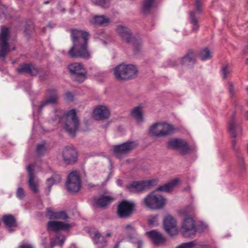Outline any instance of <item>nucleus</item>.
<instances>
[{"label": "nucleus", "instance_id": "33", "mask_svg": "<svg viewBox=\"0 0 248 248\" xmlns=\"http://www.w3.org/2000/svg\"><path fill=\"white\" fill-rule=\"evenodd\" d=\"M127 64L124 63L117 65L114 69V75L115 78H122V76H126Z\"/></svg>", "mask_w": 248, "mask_h": 248}, {"label": "nucleus", "instance_id": "55", "mask_svg": "<svg viewBox=\"0 0 248 248\" xmlns=\"http://www.w3.org/2000/svg\"><path fill=\"white\" fill-rule=\"evenodd\" d=\"M246 119L248 120V111H247L246 113Z\"/></svg>", "mask_w": 248, "mask_h": 248}, {"label": "nucleus", "instance_id": "23", "mask_svg": "<svg viewBox=\"0 0 248 248\" xmlns=\"http://www.w3.org/2000/svg\"><path fill=\"white\" fill-rule=\"evenodd\" d=\"M48 95L46 98L43 101L39 106V109H41L44 106L47 104H53L57 102L58 99V96L57 91L55 90H49L47 91Z\"/></svg>", "mask_w": 248, "mask_h": 248}, {"label": "nucleus", "instance_id": "40", "mask_svg": "<svg viewBox=\"0 0 248 248\" xmlns=\"http://www.w3.org/2000/svg\"><path fill=\"white\" fill-rule=\"evenodd\" d=\"M199 245L197 240L192 241L189 242L184 243L177 246L176 248H197Z\"/></svg>", "mask_w": 248, "mask_h": 248}, {"label": "nucleus", "instance_id": "12", "mask_svg": "<svg viewBox=\"0 0 248 248\" xmlns=\"http://www.w3.org/2000/svg\"><path fill=\"white\" fill-rule=\"evenodd\" d=\"M181 65L184 67L192 68L196 62V54L194 50L189 49L186 54L181 57L179 60Z\"/></svg>", "mask_w": 248, "mask_h": 248}, {"label": "nucleus", "instance_id": "29", "mask_svg": "<svg viewBox=\"0 0 248 248\" xmlns=\"http://www.w3.org/2000/svg\"><path fill=\"white\" fill-rule=\"evenodd\" d=\"M160 132L158 133L159 136L166 137L173 133L174 127L172 125L165 123H160Z\"/></svg>", "mask_w": 248, "mask_h": 248}, {"label": "nucleus", "instance_id": "3", "mask_svg": "<svg viewBox=\"0 0 248 248\" xmlns=\"http://www.w3.org/2000/svg\"><path fill=\"white\" fill-rule=\"evenodd\" d=\"M116 31L123 41L133 45L134 50L136 52H138L140 51L142 46L141 41L140 39L135 37L127 27L119 25L117 27Z\"/></svg>", "mask_w": 248, "mask_h": 248}, {"label": "nucleus", "instance_id": "16", "mask_svg": "<svg viewBox=\"0 0 248 248\" xmlns=\"http://www.w3.org/2000/svg\"><path fill=\"white\" fill-rule=\"evenodd\" d=\"M62 157L66 164H73L77 160V152L73 147L67 146L63 151Z\"/></svg>", "mask_w": 248, "mask_h": 248}, {"label": "nucleus", "instance_id": "9", "mask_svg": "<svg viewBox=\"0 0 248 248\" xmlns=\"http://www.w3.org/2000/svg\"><path fill=\"white\" fill-rule=\"evenodd\" d=\"M9 31L6 27H2L0 32V58H5L10 51L8 40Z\"/></svg>", "mask_w": 248, "mask_h": 248}, {"label": "nucleus", "instance_id": "39", "mask_svg": "<svg viewBox=\"0 0 248 248\" xmlns=\"http://www.w3.org/2000/svg\"><path fill=\"white\" fill-rule=\"evenodd\" d=\"M200 57L202 60L205 61L211 59L212 54L208 48L205 47L201 51Z\"/></svg>", "mask_w": 248, "mask_h": 248}, {"label": "nucleus", "instance_id": "45", "mask_svg": "<svg viewBox=\"0 0 248 248\" xmlns=\"http://www.w3.org/2000/svg\"><path fill=\"white\" fill-rule=\"evenodd\" d=\"M16 196L17 198L20 200H22L25 196V191L22 187H18L16 192Z\"/></svg>", "mask_w": 248, "mask_h": 248}, {"label": "nucleus", "instance_id": "36", "mask_svg": "<svg viewBox=\"0 0 248 248\" xmlns=\"http://www.w3.org/2000/svg\"><path fill=\"white\" fill-rule=\"evenodd\" d=\"M160 123H156L150 126L149 132V133L153 136L156 137H161V136H159L158 134L160 132Z\"/></svg>", "mask_w": 248, "mask_h": 248}, {"label": "nucleus", "instance_id": "59", "mask_svg": "<svg viewBox=\"0 0 248 248\" xmlns=\"http://www.w3.org/2000/svg\"><path fill=\"white\" fill-rule=\"evenodd\" d=\"M48 3H49V1H45V2H44V4H48Z\"/></svg>", "mask_w": 248, "mask_h": 248}, {"label": "nucleus", "instance_id": "10", "mask_svg": "<svg viewBox=\"0 0 248 248\" xmlns=\"http://www.w3.org/2000/svg\"><path fill=\"white\" fill-rule=\"evenodd\" d=\"M155 181L147 180L140 181H134L126 186L127 190L132 193H137L143 191L151 187Z\"/></svg>", "mask_w": 248, "mask_h": 248}, {"label": "nucleus", "instance_id": "8", "mask_svg": "<svg viewBox=\"0 0 248 248\" xmlns=\"http://www.w3.org/2000/svg\"><path fill=\"white\" fill-rule=\"evenodd\" d=\"M135 204L128 201L123 200L118 205L117 214L120 218H127L134 213Z\"/></svg>", "mask_w": 248, "mask_h": 248}, {"label": "nucleus", "instance_id": "53", "mask_svg": "<svg viewBox=\"0 0 248 248\" xmlns=\"http://www.w3.org/2000/svg\"><path fill=\"white\" fill-rule=\"evenodd\" d=\"M248 49V44L246 46L245 48L243 49L242 52L244 55L247 54V50Z\"/></svg>", "mask_w": 248, "mask_h": 248}, {"label": "nucleus", "instance_id": "49", "mask_svg": "<svg viewBox=\"0 0 248 248\" xmlns=\"http://www.w3.org/2000/svg\"><path fill=\"white\" fill-rule=\"evenodd\" d=\"M31 31V28H29V26L28 25H26L25 28L24 33L26 35H29L30 34Z\"/></svg>", "mask_w": 248, "mask_h": 248}, {"label": "nucleus", "instance_id": "62", "mask_svg": "<svg viewBox=\"0 0 248 248\" xmlns=\"http://www.w3.org/2000/svg\"><path fill=\"white\" fill-rule=\"evenodd\" d=\"M13 231H14V230H13V229H10V232H12Z\"/></svg>", "mask_w": 248, "mask_h": 248}, {"label": "nucleus", "instance_id": "46", "mask_svg": "<svg viewBox=\"0 0 248 248\" xmlns=\"http://www.w3.org/2000/svg\"><path fill=\"white\" fill-rule=\"evenodd\" d=\"M179 62L176 60L170 59L167 61V66L170 67H175L178 65Z\"/></svg>", "mask_w": 248, "mask_h": 248}, {"label": "nucleus", "instance_id": "56", "mask_svg": "<svg viewBox=\"0 0 248 248\" xmlns=\"http://www.w3.org/2000/svg\"><path fill=\"white\" fill-rule=\"evenodd\" d=\"M47 26H48V27H49V28H53V26H52L50 23H48V24Z\"/></svg>", "mask_w": 248, "mask_h": 248}, {"label": "nucleus", "instance_id": "31", "mask_svg": "<svg viewBox=\"0 0 248 248\" xmlns=\"http://www.w3.org/2000/svg\"><path fill=\"white\" fill-rule=\"evenodd\" d=\"M2 221L8 228L17 226V223L15 217L11 214L4 215L2 217Z\"/></svg>", "mask_w": 248, "mask_h": 248}, {"label": "nucleus", "instance_id": "18", "mask_svg": "<svg viewBox=\"0 0 248 248\" xmlns=\"http://www.w3.org/2000/svg\"><path fill=\"white\" fill-rule=\"evenodd\" d=\"M125 232L127 235L128 238L130 240L132 241L133 243H136V241H133L134 236L137 237V243L138 244V248H142V241L140 238H139L138 235L137 234V229L135 225L133 223L128 224L125 226Z\"/></svg>", "mask_w": 248, "mask_h": 248}, {"label": "nucleus", "instance_id": "13", "mask_svg": "<svg viewBox=\"0 0 248 248\" xmlns=\"http://www.w3.org/2000/svg\"><path fill=\"white\" fill-rule=\"evenodd\" d=\"M27 170L29 178L27 182L32 192L38 193L39 192V181L35 178V174L31 165H30L27 167Z\"/></svg>", "mask_w": 248, "mask_h": 248}, {"label": "nucleus", "instance_id": "51", "mask_svg": "<svg viewBox=\"0 0 248 248\" xmlns=\"http://www.w3.org/2000/svg\"><path fill=\"white\" fill-rule=\"evenodd\" d=\"M116 183L117 184L120 186H122V185H123V181L121 179H118L117 181H116Z\"/></svg>", "mask_w": 248, "mask_h": 248}, {"label": "nucleus", "instance_id": "21", "mask_svg": "<svg viewBox=\"0 0 248 248\" xmlns=\"http://www.w3.org/2000/svg\"><path fill=\"white\" fill-rule=\"evenodd\" d=\"M71 225L62 222L49 221L47 224L48 231L57 232L60 230H67L71 227Z\"/></svg>", "mask_w": 248, "mask_h": 248}, {"label": "nucleus", "instance_id": "63", "mask_svg": "<svg viewBox=\"0 0 248 248\" xmlns=\"http://www.w3.org/2000/svg\"><path fill=\"white\" fill-rule=\"evenodd\" d=\"M89 186H91V187H92V186H94L93 185H91V184H89Z\"/></svg>", "mask_w": 248, "mask_h": 248}, {"label": "nucleus", "instance_id": "42", "mask_svg": "<svg viewBox=\"0 0 248 248\" xmlns=\"http://www.w3.org/2000/svg\"><path fill=\"white\" fill-rule=\"evenodd\" d=\"M46 151V143L44 141L36 146V152L39 155H43Z\"/></svg>", "mask_w": 248, "mask_h": 248}, {"label": "nucleus", "instance_id": "27", "mask_svg": "<svg viewBox=\"0 0 248 248\" xmlns=\"http://www.w3.org/2000/svg\"><path fill=\"white\" fill-rule=\"evenodd\" d=\"M61 180V177L57 174H54L50 178L46 180L47 188L45 190V193L48 195L51 191L52 186L55 184H59Z\"/></svg>", "mask_w": 248, "mask_h": 248}, {"label": "nucleus", "instance_id": "57", "mask_svg": "<svg viewBox=\"0 0 248 248\" xmlns=\"http://www.w3.org/2000/svg\"><path fill=\"white\" fill-rule=\"evenodd\" d=\"M119 246V244H117L115 245V246L114 248H118Z\"/></svg>", "mask_w": 248, "mask_h": 248}, {"label": "nucleus", "instance_id": "47", "mask_svg": "<svg viewBox=\"0 0 248 248\" xmlns=\"http://www.w3.org/2000/svg\"><path fill=\"white\" fill-rule=\"evenodd\" d=\"M65 99L67 101H72L74 99L73 94L70 92H67L65 94Z\"/></svg>", "mask_w": 248, "mask_h": 248}, {"label": "nucleus", "instance_id": "11", "mask_svg": "<svg viewBox=\"0 0 248 248\" xmlns=\"http://www.w3.org/2000/svg\"><path fill=\"white\" fill-rule=\"evenodd\" d=\"M137 144L135 141H127L120 145L113 147V152L115 155L121 158L123 155L128 154L130 151L135 149Z\"/></svg>", "mask_w": 248, "mask_h": 248}, {"label": "nucleus", "instance_id": "41", "mask_svg": "<svg viewBox=\"0 0 248 248\" xmlns=\"http://www.w3.org/2000/svg\"><path fill=\"white\" fill-rule=\"evenodd\" d=\"M92 2L97 6L106 8L110 6V0H91Z\"/></svg>", "mask_w": 248, "mask_h": 248}, {"label": "nucleus", "instance_id": "50", "mask_svg": "<svg viewBox=\"0 0 248 248\" xmlns=\"http://www.w3.org/2000/svg\"><path fill=\"white\" fill-rule=\"evenodd\" d=\"M19 248H33L32 246L29 244H23L19 246Z\"/></svg>", "mask_w": 248, "mask_h": 248}, {"label": "nucleus", "instance_id": "19", "mask_svg": "<svg viewBox=\"0 0 248 248\" xmlns=\"http://www.w3.org/2000/svg\"><path fill=\"white\" fill-rule=\"evenodd\" d=\"M242 131V126L239 124L235 122L234 116L233 115L229 123V133L233 138H236L241 135Z\"/></svg>", "mask_w": 248, "mask_h": 248}, {"label": "nucleus", "instance_id": "14", "mask_svg": "<svg viewBox=\"0 0 248 248\" xmlns=\"http://www.w3.org/2000/svg\"><path fill=\"white\" fill-rule=\"evenodd\" d=\"M163 225L166 232L170 236L177 234L176 221L171 216L168 215L165 217Z\"/></svg>", "mask_w": 248, "mask_h": 248}, {"label": "nucleus", "instance_id": "38", "mask_svg": "<svg viewBox=\"0 0 248 248\" xmlns=\"http://www.w3.org/2000/svg\"><path fill=\"white\" fill-rule=\"evenodd\" d=\"M138 72V69L135 65L127 64L126 76H127L128 78H131L132 76H136Z\"/></svg>", "mask_w": 248, "mask_h": 248}, {"label": "nucleus", "instance_id": "54", "mask_svg": "<svg viewBox=\"0 0 248 248\" xmlns=\"http://www.w3.org/2000/svg\"><path fill=\"white\" fill-rule=\"evenodd\" d=\"M233 139H234L232 140V145L233 147L234 148L235 145L236 144V140L235 139V138H233Z\"/></svg>", "mask_w": 248, "mask_h": 248}, {"label": "nucleus", "instance_id": "28", "mask_svg": "<svg viewBox=\"0 0 248 248\" xmlns=\"http://www.w3.org/2000/svg\"><path fill=\"white\" fill-rule=\"evenodd\" d=\"M114 199L111 196L102 195L95 199V203L98 207L104 208L111 202Z\"/></svg>", "mask_w": 248, "mask_h": 248}, {"label": "nucleus", "instance_id": "34", "mask_svg": "<svg viewBox=\"0 0 248 248\" xmlns=\"http://www.w3.org/2000/svg\"><path fill=\"white\" fill-rule=\"evenodd\" d=\"M93 20L95 24L103 26H107L110 22V20L108 17L103 15L95 16L93 17Z\"/></svg>", "mask_w": 248, "mask_h": 248}, {"label": "nucleus", "instance_id": "43", "mask_svg": "<svg viewBox=\"0 0 248 248\" xmlns=\"http://www.w3.org/2000/svg\"><path fill=\"white\" fill-rule=\"evenodd\" d=\"M148 225L151 227H154L158 225V215L151 216L148 219Z\"/></svg>", "mask_w": 248, "mask_h": 248}, {"label": "nucleus", "instance_id": "24", "mask_svg": "<svg viewBox=\"0 0 248 248\" xmlns=\"http://www.w3.org/2000/svg\"><path fill=\"white\" fill-rule=\"evenodd\" d=\"M93 115L97 120L106 119L109 117V112L107 108L100 106L93 110Z\"/></svg>", "mask_w": 248, "mask_h": 248}, {"label": "nucleus", "instance_id": "5", "mask_svg": "<svg viewBox=\"0 0 248 248\" xmlns=\"http://www.w3.org/2000/svg\"><path fill=\"white\" fill-rule=\"evenodd\" d=\"M181 233L185 238H193L197 232L195 221L192 217H186L182 223Z\"/></svg>", "mask_w": 248, "mask_h": 248}, {"label": "nucleus", "instance_id": "44", "mask_svg": "<svg viewBox=\"0 0 248 248\" xmlns=\"http://www.w3.org/2000/svg\"><path fill=\"white\" fill-rule=\"evenodd\" d=\"M221 74L223 78H226L230 76L231 70L228 65H225L222 68Z\"/></svg>", "mask_w": 248, "mask_h": 248}, {"label": "nucleus", "instance_id": "52", "mask_svg": "<svg viewBox=\"0 0 248 248\" xmlns=\"http://www.w3.org/2000/svg\"><path fill=\"white\" fill-rule=\"evenodd\" d=\"M76 81L78 82L79 83H81L84 82V78H75Z\"/></svg>", "mask_w": 248, "mask_h": 248}, {"label": "nucleus", "instance_id": "30", "mask_svg": "<svg viewBox=\"0 0 248 248\" xmlns=\"http://www.w3.org/2000/svg\"><path fill=\"white\" fill-rule=\"evenodd\" d=\"M178 182L179 180L178 179H174L163 185L159 186L155 191H156V192L164 191L166 192H170L172 190L173 187L178 184Z\"/></svg>", "mask_w": 248, "mask_h": 248}, {"label": "nucleus", "instance_id": "26", "mask_svg": "<svg viewBox=\"0 0 248 248\" xmlns=\"http://www.w3.org/2000/svg\"><path fill=\"white\" fill-rule=\"evenodd\" d=\"M46 217L49 219H62L65 220L68 218L67 215L64 211L53 212L47 209Z\"/></svg>", "mask_w": 248, "mask_h": 248}, {"label": "nucleus", "instance_id": "25", "mask_svg": "<svg viewBox=\"0 0 248 248\" xmlns=\"http://www.w3.org/2000/svg\"><path fill=\"white\" fill-rule=\"evenodd\" d=\"M92 239L93 243L98 248H105L106 247L107 241L98 231L94 232Z\"/></svg>", "mask_w": 248, "mask_h": 248}, {"label": "nucleus", "instance_id": "58", "mask_svg": "<svg viewBox=\"0 0 248 248\" xmlns=\"http://www.w3.org/2000/svg\"><path fill=\"white\" fill-rule=\"evenodd\" d=\"M110 235H111L110 233H107V234H106V236H107V237H109V236H110Z\"/></svg>", "mask_w": 248, "mask_h": 248}, {"label": "nucleus", "instance_id": "2", "mask_svg": "<svg viewBox=\"0 0 248 248\" xmlns=\"http://www.w3.org/2000/svg\"><path fill=\"white\" fill-rule=\"evenodd\" d=\"M63 128L72 138L76 136L79 126V121L75 109L67 111L64 115Z\"/></svg>", "mask_w": 248, "mask_h": 248}, {"label": "nucleus", "instance_id": "22", "mask_svg": "<svg viewBox=\"0 0 248 248\" xmlns=\"http://www.w3.org/2000/svg\"><path fill=\"white\" fill-rule=\"evenodd\" d=\"M68 69L71 73L77 75L84 77L86 76L87 71L81 63L75 62L71 63L68 65Z\"/></svg>", "mask_w": 248, "mask_h": 248}, {"label": "nucleus", "instance_id": "48", "mask_svg": "<svg viewBox=\"0 0 248 248\" xmlns=\"http://www.w3.org/2000/svg\"><path fill=\"white\" fill-rule=\"evenodd\" d=\"M229 92L231 95V97H232L234 94V90L233 88V86L232 84L230 83L229 84Z\"/></svg>", "mask_w": 248, "mask_h": 248}, {"label": "nucleus", "instance_id": "4", "mask_svg": "<svg viewBox=\"0 0 248 248\" xmlns=\"http://www.w3.org/2000/svg\"><path fill=\"white\" fill-rule=\"evenodd\" d=\"M145 205L152 209L163 208L166 204V199L155 190L148 195L144 199Z\"/></svg>", "mask_w": 248, "mask_h": 248}, {"label": "nucleus", "instance_id": "37", "mask_svg": "<svg viewBox=\"0 0 248 248\" xmlns=\"http://www.w3.org/2000/svg\"><path fill=\"white\" fill-rule=\"evenodd\" d=\"M155 0H144L142 4V12L144 14H149L153 6Z\"/></svg>", "mask_w": 248, "mask_h": 248}, {"label": "nucleus", "instance_id": "1", "mask_svg": "<svg viewBox=\"0 0 248 248\" xmlns=\"http://www.w3.org/2000/svg\"><path fill=\"white\" fill-rule=\"evenodd\" d=\"M89 34L77 29L71 31V36L73 46L68 54L72 58H82L86 60L91 58L90 52L88 49V40Z\"/></svg>", "mask_w": 248, "mask_h": 248}, {"label": "nucleus", "instance_id": "15", "mask_svg": "<svg viewBox=\"0 0 248 248\" xmlns=\"http://www.w3.org/2000/svg\"><path fill=\"white\" fill-rule=\"evenodd\" d=\"M195 10L190 13V23L192 24V31L196 32L199 30L198 19L196 17V14H200L202 12V2L200 0H196Z\"/></svg>", "mask_w": 248, "mask_h": 248}, {"label": "nucleus", "instance_id": "17", "mask_svg": "<svg viewBox=\"0 0 248 248\" xmlns=\"http://www.w3.org/2000/svg\"><path fill=\"white\" fill-rule=\"evenodd\" d=\"M16 71L19 73H25L31 76H36L39 73V70L31 63H23L17 68Z\"/></svg>", "mask_w": 248, "mask_h": 248}, {"label": "nucleus", "instance_id": "20", "mask_svg": "<svg viewBox=\"0 0 248 248\" xmlns=\"http://www.w3.org/2000/svg\"><path fill=\"white\" fill-rule=\"evenodd\" d=\"M146 234L155 245L158 246L163 244L166 241L165 238L162 233L156 230L147 232Z\"/></svg>", "mask_w": 248, "mask_h": 248}, {"label": "nucleus", "instance_id": "64", "mask_svg": "<svg viewBox=\"0 0 248 248\" xmlns=\"http://www.w3.org/2000/svg\"><path fill=\"white\" fill-rule=\"evenodd\" d=\"M246 104H247V106H248V100L247 101Z\"/></svg>", "mask_w": 248, "mask_h": 248}, {"label": "nucleus", "instance_id": "35", "mask_svg": "<svg viewBox=\"0 0 248 248\" xmlns=\"http://www.w3.org/2000/svg\"><path fill=\"white\" fill-rule=\"evenodd\" d=\"M65 240V236L60 232L56 233V238L55 239H51L50 241V245L51 248H54L56 245H59L62 246Z\"/></svg>", "mask_w": 248, "mask_h": 248}, {"label": "nucleus", "instance_id": "61", "mask_svg": "<svg viewBox=\"0 0 248 248\" xmlns=\"http://www.w3.org/2000/svg\"><path fill=\"white\" fill-rule=\"evenodd\" d=\"M246 90L248 92V87H246Z\"/></svg>", "mask_w": 248, "mask_h": 248}, {"label": "nucleus", "instance_id": "60", "mask_svg": "<svg viewBox=\"0 0 248 248\" xmlns=\"http://www.w3.org/2000/svg\"><path fill=\"white\" fill-rule=\"evenodd\" d=\"M246 63L248 64V58L246 59Z\"/></svg>", "mask_w": 248, "mask_h": 248}, {"label": "nucleus", "instance_id": "32", "mask_svg": "<svg viewBox=\"0 0 248 248\" xmlns=\"http://www.w3.org/2000/svg\"><path fill=\"white\" fill-rule=\"evenodd\" d=\"M131 115L138 122L141 123L143 121V112L140 106L134 108L131 112Z\"/></svg>", "mask_w": 248, "mask_h": 248}, {"label": "nucleus", "instance_id": "7", "mask_svg": "<svg viewBox=\"0 0 248 248\" xmlns=\"http://www.w3.org/2000/svg\"><path fill=\"white\" fill-rule=\"evenodd\" d=\"M168 148L175 150L182 155L188 154L191 151L187 142L182 139H172L167 143Z\"/></svg>", "mask_w": 248, "mask_h": 248}, {"label": "nucleus", "instance_id": "6", "mask_svg": "<svg viewBox=\"0 0 248 248\" xmlns=\"http://www.w3.org/2000/svg\"><path fill=\"white\" fill-rule=\"evenodd\" d=\"M67 191L71 193L78 192L81 186V181L79 175L76 171L70 173L65 183Z\"/></svg>", "mask_w": 248, "mask_h": 248}]
</instances>
